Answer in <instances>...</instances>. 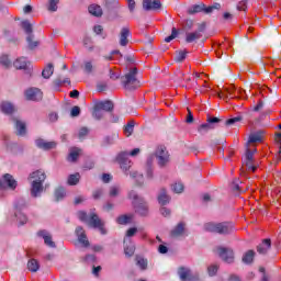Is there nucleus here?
I'll list each match as a JSON object with an SVG mask.
<instances>
[{
  "mask_svg": "<svg viewBox=\"0 0 281 281\" xmlns=\"http://www.w3.org/2000/svg\"><path fill=\"white\" fill-rule=\"evenodd\" d=\"M188 56V50H179L176 55V63H183Z\"/></svg>",
  "mask_w": 281,
  "mask_h": 281,
  "instance_id": "obj_54",
  "label": "nucleus"
},
{
  "mask_svg": "<svg viewBox=\"0 0 281 281\" xmlns=\"http://www.w3.org/2000/svg\"><path fill=\"white\" fill-rule=\"evenodd\" d=\"M63 85H71V80L69 78L63 79L61 76L56 77L53 81L54 91H60V87H63Z\"/></svg>",
  "mask_w": 281,
  "mask_h": 281,
  "instance_id": "obj_25",
  "label": "nucleus"
},
{
  "mask_svg": "<svg viewBox=\"0 0 281 281\" xmlns=\"http://www.w3.org/2000/svg\"><path fill=\"white\" fill-rule=\"evenodd\" d=\"M41 45V42L36 40V36L33 35H27L26 36V47L27 49L34 50L36 47Z\"/></svg>",
  "mask_w": 281,
  "mask_h": 281,
  "instance_id": "obj_29",
  "label": "nucleus"
},
{
  "mask_svg": "<svg viewBox=\"0 0 281 281\" xmlns=\"http://www.w3.org/2000/svg\"><path fill=\"white\" fill-rule=\"evenodd\" d=\"M127 199H130V201H132V203H138L139 199H144V198L139 196L137 191L131 190V191L127 192Z\"/></svg>",
  "mask_w": 281,
  "mask_h": 281,
  "instance_id": "obj_43",
  "label": "nucleus"
},
{
  "mask_svg": "<svg viewBox=\"0 0 281 281\" xmlns=\"http://www.w3.org/2000/svg\"><path fill=\"white\" fill-rule=\"evenodd\" d=\"M92 117L94 120H102L104 117V112L94 103L93 111H92Z\"/></svg>",
  "mask_w": 281,
  "mask_h": 281,
  "instance_id": "obj_40",
  "label": "nucleus"
},
{
  "mask_svg": "<svg viewBox=\"0 0 281 281\" xmlns=\"http://www.w3.org/2000/svg\"><path fill=\"white\" fill-rule=\"evenodd\" d=\"M80 115V106L75 105L70 111V117H78Z\"/></svg>",
  "mask_w": 281,
  "mask_h": 281,
  "instance_id": "obj_62",
  "label": "nucleus"
},
{
  "mask_svg": "<svg viewBox=\"0 0 281 281\" xmlns=\"http://www.w3.org/2000/svg\"><path fill=\"white\" fill-rule=\"evenodd\" d=\"M136 265L139 267L140 271H146V269H148V260L142 257L136 258Z\"/></svg>",
  "mask_w": 281,
  "mask_h": 281,
  "instance_id": "obj_46",
  "label": "nucleus"
},
{
  "mask_svg": "<svg viewBox=\"0 0 281 281\" xmlns=\"http://www.w3.org/2000/svg\"><path fill=\"white\" fill-rule=\"evenodd\" d=\"M172 191L176 194H181V192H183V183L181 182H176L175 184H172Z\"/></svg>",
  "mask_w": 281,
  "mask_h": 281,
  "instance_id": "obj_57",
  "label": "nucleus"
},
{
  "mask_svg": "<svg viewBox=\"0 0 281 281\" xmlns=\"http://www.w3.org/2000/svg\"><path fill=\"white\" fill-rule=\"evenodd\" d=\"M222 5L218 2H214L212 5L206 7L205 3L193 4L188 8V14H199L203 12L204 14H212L214 10H221Z\"/></svg>",
  "mask_w": 281,
  "mask_h": 281,
  "instance_id": "obj_5",
  "label": "nucleus"
},
{
  "mask_svg": "<svg viewBox=\"0 0 281 281\" xmlns=\"http://www.w3.org/2000/svg\"><path fill=\"white\" fill-rule=\"evenodd\" d=\"M0 110L4 115H12L16 113V106L12 104L10 101H2L0 104Z\"/></svg>",
  "mask_w": 281,
  "mask_h": 281,
  "instance_id": "obj_22",
  "label": "nucleus"
},
{
  "mask_svg": "<svg viewBox=\"0 0 281 281\" xmlns=\"http://www.w3.org/2000/svg\"><path fill=\"white\" fill-rule=\"evenodd\" d=\"M78 216L79 220H81L83 223H87L89 227H93V229H99L102 236H106L108 231L104 228V222L100 220V216H98L97 213L91 212L90 214H87V212L85 211H79Z\"/></svg>",
  "mask_w": 281,
  "mask_h": 281,
  "instance_id": "obj_3",
  "label": "nucleus"
},
{
  "mask_svg": "<svg viewBox=\"0 0 281 281\" xmlns=\"http://www.w3.org/2000/svg\"><path fill=\"white\" fill-rule=\"evenodd\" d=\"M256 153V149H250L249 146H246V166L248 170H251L252 172H256L257 167L254 166V155Z\"/></svg>",
  "mask_w": 281,
  "mask_h": 281,
  "instance_id": "obj_17",
  "label": "nucleus"
},
{
  "mask_svg": "<svg viewBox=\"0 0 281 281\" xmlns=\"http://www.w3.org/2000/svg\"><path fill=\"white\" fill-rule=\"evenodd\" d=\"M160 214H161V216L168 217V216H170V214H172V211H170V209H168L166 206H161Z\"/></svg>",
  "mask_w": 281,
  "mask_h": 281,
  "instance_id": "obj_64",
  "label": "nucleus"
},
{
  "mask_svg": "<svg viewBox=\"0 0 281 281\" xmlns=\"http://www.w3.org/2000/svg\"><path fill=\"white\" fill-rule=\"evenodd\" d=\"M95 104L105 113H113V110L115 109V104L111 100L98 101Z\"/></svg>",
  "mask_w": 281,
  "mask_h": 281,
  "instance_id": "obj_20",
  "label": "nucleus"
},
{
  "mask_svg": "<svg viewBox=\"0 0 281 281\" xmlns=\"http://www.w3.org/2000/svg\"><path fill=\"white\" fill-rule=\"evenodd\" d=\"M106 10H117L120 8V0H104Z\"/></svg>",
  "mask_w": 281,
  "mask_h": 281,
  "instance_id": "obj_38",
  "label": "nucleus"
},
{
  "mask_svg": "<svg viewBox=\"0 0 281 281\" xmlns=\"http://www.w3.org/2000/svg\"><path fill=\"white\" fill-rule=\"evenodd\" d=\"M15 212H21V210H23V207H25V200L24 199H19L15 204Z\"/></svg>",
  "mask_w": 281,
  "mask_h": 281,
  "instance_id": "obj_58",
  "label": "nucleus"
},
{
  "mask_svg": "<svg viewBox=\"0 0 281 281\" xmlns=\"http://www.w3.org/2000/svg\"><path fill=\"white\" fill-rule=\"evenodd\" d=\"M132 205L134 207L135 214L143 217L148 216L149 206L146 199H139L138 202H132Z\"/></svg>",
  "mask_w": 281,
  "mask_h": 281,
  "instance_id": "obj_7",
  "label": "nucleus"
},
{
  "mask_svg": "<svg viewBox=\"0 0 281 281\" xmlns=\"http://www.w3.org/2000/svg\"><path fill=\"white\" fill-rule=\"evenodd\" d=\"M122 188L119 184L111 186L109 189V198L116 199V196H120Z\"/></svg>",
  "mask_w": 281,
  "mask_h": 281,
  "instance_id": "obj_35",
  "label": "nucleus"
},
{
  "mask_svg": "<svg viewBox=\"0 0 281 281\" xmlns=\"http://www.w3.org/2000/svg\"><path fill=\"white\" fill-rule=\"evenodd\" d=\"M138 74L139 70L137 67H133L130 68L128 72L122 77H120V74L111 71L110 78L111 80H120L121 78V83L123 85L124 89H126V91H135V89L139 87V79H137Z\"/></svg>",
  "mask_w": 281,
  "mask_h": 281,
  "instance_id": "obj_1",
  "label": "nucleus"
},
{
  "mask_svg": "<svg viewBox=\"0 0 281 281\" xmlns=\"http://www.w3.org/2000/svg\"><path fill=\"white\" fill-rule=\"evenodd\" d=\"M15 217L18 218L20 225H25V223H27V216L21 211H15Z\"/></svg>",
  "mask_w": 281,
  "mask_h": 281,
  "instance_id": "obj_51",
  "label": "nucleus"
},
{
  "mask_svg": "<svg viewBox=\"0 0 281 281\" xmlns=\"http://www.w3.org/2000/svg\"><path fill=\"white\" fill-rule=\"evenodd\" d=\"M85 74H92L93 71V64L91 61H86L83 65Z\"/></svg>",
  "mask_w": 281,
  "mask_h": 281,
  "instance_id": "obj_61",
  "label": "nucleus"
},
{
  "mask_svg": "<svg viewBox=\"0 0 281 281\" xmlns=\"http://www.w3.org/2000/svg\"><path fill=\"white\" fill-rule=\"evenodd\" d=\"M29 271H32V273H36L38 269H41V265H38V261L36 259H31L27 262Z\"/></svg>",
  "mask_w": 281,
  "mask_h": 281,
  "instance_id": "obj_39",
  "label": "nucleus"
},
{
  "mask_svg": "<svg viewBox=\"0 0 281 281\" xmlns=\"http://www.w3.org/2000/svg\"><path fill=\"white\" fill-rule=\"evenodd\" d=\"M55 200L58 201H63V199H65V196H67V192L65 191V189L63 187H59L55 190Z\"/></svg>",
  "mask_w": 281,
  "mask_h": 281,
  "instance_id": "obj_41",
  "label": "nucleus"
},
{
  "mask_svg": "<svg viewBox=\"0 0 281 281\" xmlns=\"http://www.w3.org/2000/svg\"><path fill=\"white\" fill-rule=\"evenodd\" d=\"M131 36V29L128 26L122 27L120 32V45L121 47H126L128 45V37Z\"/></svg>",
  "mask_w": 281,
  "mask_h": 281,
  "instance_id": "obj_19",
  "label": "nucleus"
},
{
  "mask_svg": "<svg viewBox=\"0 0 281 281\" xmlns=\"http://www.w3.org/2000/svg\"><path fill=\"white\" fill-rule=\"evenodd\" d=\"M135 130V123L132 121L125 125L124 133H126L127 137L133 135V131Z\"/></svg>",
  "mask_w": 281,
  "mask_h": 281,
  "instance_id": "obj_55",
  "label": "nucleus"
},
{
  "mask_svg": "<svg viewBox=\"0 0 281 281\" xmlns=\"http://www.w3.org/2000/svg\"><path fill=\"white\" fill-rule=\"evenodd\" d=\"M88 12L92 14V16L100 18L102 16V7H100L99 4H90L88 7Z\"/></svg>",
  "mask_w": 281,
  "mask_h": 281,
  "instance_id": "obj_34",
  "label": "nucleus"
},
{
  "mask_svg": "<svg viewBox=\"0 0 281 281\" xmlns=\"http://www.w3.org/2000/svg\"><path fill=\"white\" fill-rule=\"evenodd\" d=\"M117 139H120V134H117V133L106 135L103 137V139L101 142V146L103 148H106V146H113V144H115V142H117Z\"/></svg>",
  "mask_w": 281,
  "mask_h": 281,
  "instance_id": "obj_23",
  "label": "nucleus"
},
{
  "mask_svg": "<svg viewBox=\"0 0 281 281\" xmlns=\"http://www.w3.org/2000/svg\"><path fill=\"white\" fill-rule=\"evenodd\" d=\"M128 175L132 179H135L136 186H144V175L137 171H130Z\"/></svg>",
  "mask_w": 281,
  "mask_h": 281,
  "instance_id": "obj_36",
  "label": "nucleus"
},
{
  "mask_svg": "<svg viewBox=\"0 0 281 281\" xmlns=\"http://www.w3.org/2000/svg\"><path fill=\"white\" fill-rule=\"evenodd\" d=\"M178 276L181 281H198L199 274H193L190 268L180 267L178 269Z\"/></svg>",
  "mask_w": 281,
  "mask_h": 281,
  "instance_id": "obj_10",
  "label": "nucleus"
},
{
  "mask_svg": "<svg viewBox=\"0 0 281 281\" xmlns=\"http://www.w3.org/2000/svg\"><path fill=\"white\" fill-rule=\"evenodd\" d=\"M35 146H37L41 150H54L57 144L56 142H46L43 138H38L35 140Z\"/></svg>",
  "mask_w": 281,
  "mask_h": 281,
  "instance_id": "obj_18",
  "label": "nucleus"
},
{
  "mask_svg": "<svg viewBox=\"0 0 281 281\" xmlns=\"http://www.w3.org/2000/svg\"><path fill=\"white\" fill-rule=\"evenodd\" d=\"M177 36H179V31L177 30V27H172L171 35H169L165 38V43H171V41H175V38H177Z\"/></svg>",
  "mask_w": 281,
  "mask_h": 281,
  "instance_id": "obj_52",
  "label": "nucleus"
},
{
  "mask_svg": "<svg viewBox=\"0 0 281 281\" xmlns=\"http://www.w3.org/2000/svg\"><path fill=\"white\" fill-rule=\"evenodd\" d=\"M194 27V21L187 20L183 24V30L186 33L190 32Z\"/></svg>",
  "mask_w": 281,
  "mask_h": 281,
  "instance_id": "obj_60",
  "label": "nucleus"
},
{
  "mask_svg": "<svg viewBox=\"0 0 281 281\" xmlns=\"http://www.w3.org/2000/svg\"><path fill=\"white\" fill-rule=\"evenodd\" d=\"M240 183H243L240 181V179L235 178L231 184V189L234 192V194H240V192H243V190L240 189Z\"/></svg>",
  "mask_w": 281,
  "mask_h": 281,
  "instance_id": "obj_37",
  "label": "nucleus"
},
{
  "mask_svg": "<svg viewBox=\"0 0 281 281\" xmlns=\"http://www.w3.org/2000/svg\"><path fill=\"white\" fill-rule=\"evenodd\" d=\"M243 121V116H235V117H232V119H228L224 122L225 126H232L234 124H236V122H240Z\"/></svg>",
  "mask_w": 281,
  "mask_h": 281,
  "instance_id": "obj_56",
  "label": "nucleus"
},
{
  "mask_svg": "<svg viewBox=\"0 0 281 281\" xmlns=\"http://www.w3.org/2000/svg\"><path fill=\"white\" fill-rule=\"evenodd\" d=\"M124 254L127 258H132L135 255V243L131 238H124Z\"/></svg>",
  "mask_w": 281,
  "mask_h": 281,
  "instance_id": "obj_21",
  "label": "nucleus"
},
{
  "mask_svg": "<svg viewBox=\"0 0 281 281\" xmlns=\"http://www.w3.org/2000/svg\"><path fill=\"white\" fill-rule=\"evenodd\" d=\"M258 142H262V136L258 133L251 134L248 142L246 143V146H249L250 144H256Z\"/></svg>",
  "mask_w": 281,
  "mask_h": 281,
  "instance_id": "obj_49",
  "label": "nucleus"
},
{
  "mask_svg": "<svg viewBox=\"0 0 281 281\" xmlns=\"http://www.w3.org/2000/svg\"><path fill=\"white\" fill-rule=\"evenodd\" d=\"M161 8V0H143V10L145 12H158Z\"/></svg>",
  "mask_w": 281,
  "mask_h": 281,
  "instance_id": "obj_13",
  "label": "nucleus"
},
{
  "mask_svg": "<svg viewBox=\"0 0 281 281\" xmlns=\"http://www.w3.org/2000/svg\"><path fill=\"white\" fill-rule=\"evenodd\" d=\"M16 180L10 173H5L2 179H0V190H5L10 188L11 190H16Z\"/></svg>",
  "mask_w": 281,
  "mask_h": 281,
  "instance_id": "obj_12",
  "label": "nucleus"
},
{
  "mask_svg": "<svg viewBox=\"0 0 281 281\" xmlns=\"http://www.w3.org/2000/svg\"><path fill=\"white\" fill-rule=\"evenodd\" d=\"M116 161L121 166L124 175L128 176V170H131V161L128 160V151H121L116 155Z\"/></svg>",
  "mask_w": 281,
  "mask_h": 281,
  "instance_id": "obj_8",
  "label": "nucleus"
},
{
  "mask_svg": "<svg viewBox=\"0 0 281 281\" xmlns=\"http://www.w3.org/2000/svg\"><path fill=\"white\" fill-rule=\"evenodd\" d=\"M269 249H271V240L269 238L263 239L262 243L257 246V251L261 256L267 255V251H269Z\"/></svg>",
  "mask_w": 281,
  "mask_h": 281,
  "instance_id": "obj_28",
  "label": "nucleus"
},
{
  "mask_svg": "<svg viewBox=\"0 0 281 281\" xmlns=\"http://www.w3.org/2000/svg\"><path fill=\"white\" fill-rule=\"evenodd\" d=\"M155 157L159 168H166V166L170 164V154L168 153V149L164 145L157 147L155 151Z\"/></svg>",
  "mask_w": 281,
  "mask_h": 281,
  "instance_id": "obj_6",
  "label": "nucleus"
},
{
  "mask_svg": "<svg viewBox=\"0 0 281 281\" xmlns=\"http://www.w3.org/2000/svg\"><path fill=\"white\" fill-rule=\"evenodd\" d=\"M80 183V175L74 173L68 177V186H78Z\"/></svg>",
  "mask_w": 281,
  "mask_h": 281,
  "instance_id": "obj_48",
  "label": "nucleus"
},
{
  "mask_svg": "<svg viewBox=\"0 0 281 281\" xmlns=\"http://www.w3.org/2000/svg\"><path fill=\"white\" fill-rule=\"evenodd\" d=\"M204 232H210L212 234L227 235L234 232V224L229 222L214 223L209 222L204 224Z\"/></svg>",
  "mask_w": 281,
  "mask_h": 281,
  "instance_id": "obj_4",
  "label": "nucleus"
},
{
  "mask_svg": "<svg viewBox=\"0 0 281 281\" xmlns=\"http://www.w3.org/2000/svg\"><path fill=\"white\" fill-rule=\"evenodd\" d=\"M198 131H199L200 133H207V131H212V127H211L210 123L206 122V123L201 124V125L198 127Z\"/></svg>",
  "mask_w": 281,
  "mask_h": 281,
  "instance_id": "obj_59",
  "label": "nucleus"
},
{
  "mask_svg": "<svg viewBox=\"0 0 281 281\" xmlns=\"http://www.w3.org/2000/svg\"><path fill=\"white\" fill-rule=\"evenodd\" d=\"M11 120L14 122L18 135L23 136L27 133V127L25 126V123L19 120V117L11 116Z\"/></svg>",
  "mask_w": 281,
  "mask_h": 281,
  "instance_id": "obj_24",
  "label": "nucleus"
},
{
  "mask_svg": "<svg viewBox=\"0 0 281 281\" xmlns=\"http://www.w3.org/2000/svg\"><path fill=\"white\" fill-rule=\"evenodd\" d=\"M26 100L32 102H41L43 100V91L38 88H30L25 91Z\"/></svg>",
  "mask_w": 281,
  "mask_h": 281,
  "instance_id": "obj_14",
  "label": "nucleus"
},
{
  "mask_svg": "<svg viewBox=\"0 0 281 281\" xmlns=\"http://www.w3.org/2000/svg\"><path fill=\"white\" fill-rule=\"evenodd\" d=\"M30 179H33V181L31 182V196L33 199H38V196L43 194V190H45L43 183H45L47 175H45V171H43V169H38L30 175Z\"/></svg>",
  "mask_w": 281,
  "mask_h": 281,
  "instance_id": "obj_2",
  "label": "nucleus"
},
{
  "mask_svg": "<svg viewBox=\"0 0 281 281\" xmlns=\"http://www.w3.org/2000/svg\"><path fill=\"white\" fill-rule=\"evenodd\" d=\"M203 34H199L196 31L194 32H187L186 33V43H194V41H199V38H202Z\"/></svg>",
  "mask_w": 281,
  "mask_h": 281,
  "instance_id": "obj_32",
  "label": "nucleus"
},
{
  "mask_svg": "<svg viewBox=\"0 0 281 281\" xmlns=\"http://www.w3.org/2000/svg\"><path fill=\"white\" fill-rule=\"evenodd\" d=\"M30 61L25 57H20L13 63V67H15V69H23L24 71L30 69Z\"/></svg>",
  "mask_w": 281,
  "mask_h": 281,
  "instance_id": "obj_26",
  "label": "nucleus"
},
{
  "mask_svg": "<svg viewBox=\"0 0 281 281\" xmlns=\"http://www.w3.org/2000/svg\"><path fill=\"white\" fill-rule=\"evenodd\" d=\"M217 254L220 258L227 265H232L234 262V250L232 248L217 247Z\"/></svg>",
  "mask_w": 281,
  "mask_h": 281,
  "instance_id": "obj_11",
  "label": "nucleus"
},
{
  "mask_svg": "<svg viewBox=\"0 0 281 281\" xmlns=\"http://www.w3.org/2000/svg\"><path fill=\"white\" fill-rule=\"evenodd\" d=\"M38 238H43L44 244L46 247H50V249H56V243L52 239V234L47 232L46 229H42L37 232Z\"/></svg>",
  "mask_w": 281,
  "mask_h": 281,
  "instance_id": "obj_15",
  "label": "nucleus"
},
{
  "mask_svg": "<svg viewBox=\"0 0 281 281\" xmlns=\"http://www.w3.org/2000/svg\"><path fill=\"white\" fill-rule=\"evenodd\" d=\"M85 262H87L88 265H93V262H95L97 257L95 255H86V257L83 258Z\"/></svg>",
  "mask_w": 281,
  "mask_h": 281,
  "instance_id": "obj_63",
  "label": "nucleus"
},
{
  "mask_svg": "<svg viewBox=\"0 0 281 281\" xmlns=\"http://www.w3.org/2000/svg\"><path fill=\"white\" fill-rule=\"evenodd\" d=\"M52 76H54V64H48L42 70V77L45 78V80H49Z\"/></svg>",
  "mask_w": 281,
  "mask_h": 281,
  "instance_id": "obj_33",
  "label": "nucleus"
},
{
  "mask_svg": "<svg viewBox=\"0 0 281 281\" xmlns=\"http://www.w3.org/2000/svg\"><path fill=\"white\" fill-rule=\"evenodd\" d=\"M78 157H80V149L75 148L70 151V154L68 156V161L76 164V161H78Z\"/></svg>",
  "mask_w": 281,
  "mask_h": 281,
  "instance_id": "obj_47",
  "label": "nucleus"
},
{
  "mask_svg": "<svg viewBox=\"0 0 281 281\" xmlns=\"http://www.w3.org/2000/svg\"><path fill=\"white\" fill-rule=\"evenodd\" d=\"M58 3H60V0H48V5H47L48 12H57Z\"/></svg>",
  "mask_w": 281,
  "mask_h": 281,
  "instance_id": "obj_50",
  "label": "nucleus"
},
{
  "mask_svg": "<svg viewBox=\"0 0 281 281\" xmlns=\"http://www.w3.org/2000/svg\"><path fill=\"white\" fill-rule=\"evenodd\" d=\"M157 201L160 206H166L172 201V198L168 194L166 188H161L157 194Z\"/></svg>",
  "mask_w": 281,
  "mask_h": 281,
  "instance_id": "obj_16",
  "label": "nucleus"
},
{
  "mask_svg": "<svg viewBox=\"0 0 281 281\" xmlns=\"http://www.w3.org/2000/svg\"><path fill=\"white\" fill-rule=\"evenodd\" d=\"M0 65H2V67L8 68L12 66V61H10L8 55H2L0 56Z\"/></svg>",
  "mask_w": 281,
  "mask_h": 281,
  "instance_id": "obj_53",
  "label": "nucleus"
},
{
  "mask_svg": "<svg viewBox=\"0 0 281 281\" xmlns=\"http://www.w3.org/2000/svg\"><path fill=\"white\" fill-rule=\"evenodd\" d=\"M254 258H256V251L247 250L241 258V262H244V265H251Z\"/></svg>",
  "mask_w": 281,
  "mask_h": 281,
  "instance_id": "obj_31",
  "label": "nucleus"
},
{
  "mask_svg": "<svg viewBox=\"0 0 281 281\" xmlns=\"http://www.w3.org/2000/svg\"><path fill=\"white\" fill-rule=\"evenodd\" d=\"M206 122H209V125H211L212 130L216 128V126H218V124H221V122H223V120L216 117V116H207Z\"/></svg>",
  "mask_w": 281,
  "mask_h": 281,
  "instance_id": "obj_44",
  "label": "nucleus"
},
{
  "mask_svg": "<svg viewBox=\"0 0 281 281\" xmlns=\"http://www.w3.org/2000/svg\"><path fill=\"white\" fill-rule=\"evenodd\" d=\"M132 220H133V216L131 215H121L116 218V223L119 225H128V223H131Z\"/></svg>",
  "mask_w": 281,
  "mask_h": 281,
  "instance_id": "obj_45",
  "label": "nucleus"
},
{
  "mask_svg": "<svg viewBox=\"0 0 281 281\" xmlns=\"http://www.w3.org/2000/svg\"><path fill=\"white\" fill-rule=\"evenodd\" d=\"M186 232V224L184 222H179L177 226L170 232V236L172 238H179V236H183Z\"/></svg>",
  "mask_w": 281,
  "mask_h": 281,
  "instance_id": "obj_27",
  "label": "nucleus"
},
{
  "mask_svg": "<svg viewBox=\"0 0 281 281\" xmlns=\"http://www.w3.org/2000/svg\"><path fill=\"white\" fill-rule=\"evenodd\" d=\"M20 26L23 30L24 34H26V36L34 35V27L32 26V23H30L29 20H23L20 23Z\"/></svg>",
  "mask_w": 281,
  "mask_h": 281,
  "instance_id": "obj_30",
  "label": "nucleus"
},
{
  "mask_svg": "<svg viewBox=\"0 0 281 281\" xmlns=\"http://www.w3.org/2000/svg\"><path fill=\"white\" fill-rule=\"evenodd\" d=\"M83 47H86L88 52H93L94 46H93V38H91V36L86 35L83 37Z\"/></svg>",
  "mask_w": 281,
  "mask_h": 281,
  "instance_id": "obj_42",
  "label": "nucleus"
},
{
  "mask_svg": "<svg viewBox=\"0 0 281 281\" xmlns=\"http://www.w3.org/2000/svg\"><path fill=\"white\" fill-rule=\"evenodd\" d=\"M75 234L81 247L87 249L91 246V243H89V238L87 237V232H85V228L82 226H77L75 229Z\"/></svg>",
  "mask_w": 281,
  "mask_h": 281,
  "instance_id": "obj_9",
  "label": "nucleus"
}]
</instances>
